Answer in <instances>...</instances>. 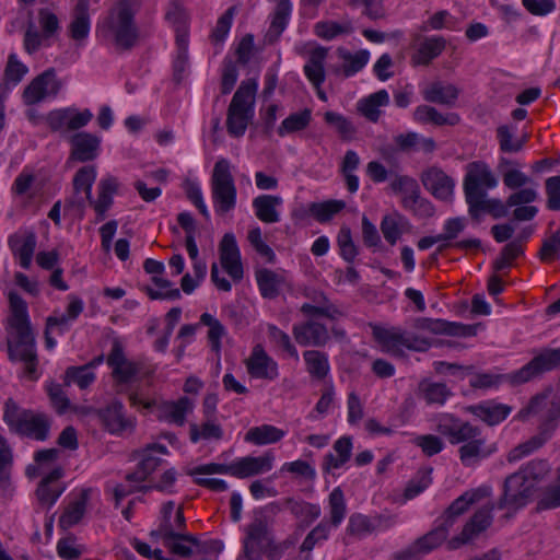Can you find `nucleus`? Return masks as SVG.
Masks as SVG:
<instances>
[{"mask_svg": "<svg viewBox=\"0 0 560 560\" xmlns=\"http://www.w3.org/2000/svg\"><path fill=\"white\" fill-rule=\"evenodd\" d=\"M389 95L386 90H380L360 100L357 104L358 112L371 122H377L382 110L381 107L388 105Z\"/></svg>", "mask_w": 560, "mask_h": 560, "instance_id": "2f4dec72", "label": "nucleus"}, {"mask_svg": "<svg viewBox=\"0 0 560 560\" xmlns=\"http://www.w3.org/2000/svg\"><path fill=\"white\" fill-rule=\"evenodd\" d=\"M90 0H78L73 19L69 25V34L75 42L84 40L90 33Z\"/></svg>", "mask_w": 560, "mask_h": 560, "instance_id": "72a5a7b5", "label": "nucleus"}, {"mask_svg": "<svg viewBox=\"0 0 560 560\" xmlns=\"http://www.w3.org/2000/svg\"><path fill=\"white\" fill-rule=\"evenodd\" d=\"M236 13V7H230L225 13L220 16L217 22L214 30L211 33V39L213 43H222L230 32L233 18Z\"/></svg>", "mask_w": 560, "mask_h": 560, "instance_id": "338daca9", "label": "nucleus"}, {"mask_svg": "<svg viewBox=\"0 0 560 560\" xmlns=\"http://www.w3.org/2000/svg\"><path fill=\"white\" fill-rule=\"evenodd\" d=\"M412 327L417 330L429 331L434 335H448L456 337H470L477 334V326L419 317L413 320Z\"/></svg>", "mask_w": 560, "mask_h": 560, "instance_id": "dca6fc26", "label": "nucleus"}, {"mask_svg": "<svg viewBox=\"0 0 560 560\" xmlns=\"http://www.w3.org/2000/svg\"><path fill=\"white\" fill-rule=\"evenodd\" d=\"M118 180L116 177L107 176L98 184V198L97 200H88L93 206L100 220L105 218L106 211L113 205V195L117 192Z\"/></svg>", "mask_w": 560, "mask_h": 560, "instance_id": "473e14b6", "label": "nucleus"}, {"mask_svg": "<svg viewBox=\"0 0 560 560\" xmlns=\"http://www.w3.org/2000/svg\"><path fill=\"white\" fill-rule=\"evenodd\" d=\"M62 477V469L55 468L44 477L37 489L36 497L40 505L51 508L65 491V487L56 482Z\"/></svg>", "mask_w": 560, "mask_h": 560, "instance_id": "393cba45", "label": "nucleus"}, {"mask_svg": "<svg viewBox=\"0 0 560 560\" xmlns=\"http://www.w3.org/2000/svg\"><path fill=\"white\" fill-rule=\"evenodd\" d=\"M167 454V448L158 443L149 444L141 451V460L138 464L136 471L126 476L129 481H144L155 469L162 464L160 457L154 456V453Z\"/></svg>", "mask_w": 560, "mask_h": 560, "instance_id": "5701e85b", "label": "nucleus"}, {"mask_svg": "<svg viewBox=\"0 0 560 560\" xmlns=\"http://www.w3.org/2000/svg\"><path fill=\"white\" fill-rule=\"evenodd\" d=\"M70 159L85 163L98 156L101 138L90 132H78L70 138Z\"/></svg>", "mask_w": 560, "mask_h": 560, "instance_id": "412c9836", "label": "nucleus"}, {"mask_svg": "<svg viewBox=\"0 0 560 560\" xmlns=\"http://www.w3.org/2000/svg\"><path fill=\"white\" fill-rule=\"evenodd\" d=\"M371 328L373 338L381 346L382 350L394 357H401L404 354L402 348L423 352L431 347L429 339L408 332L400 327L393 326L386 328L371 324Z\"/></svg>", "mask_w": 560, "mask_h": 560, "instance_id": "0eeeda50", "label": "nucleus"}, {"mask_svg": "<svg viewBox=\"0 0 560 560\" xmlns=\"http://www.w3.org/2000/svg\"><path fill=\"white\" fill-rule=\"evenodd\" d=\"M107 364L112 369V377L117 393H128L132 406L142 405V399L138 393H129L130 386L139 380L142 365L126 357L124 346L117 338L113 340L112 350L107 357Z\"/></svg>", "mask_w": 560, "mask_h": 560, "instance_id": "39448f33", "label": "nucleus"}, {"mask_svg": "<svg viewBox=\"0 0 560 560\" xmlns=\"http://www.w3.org/2000/svg\"><path fill=\"white\" fill-rule=\"evenodd\" d=\"M557 369H560V348H545L527 364L510 374L508 380L514 385H520Z\"/></svg>", "mask_w": 560, "mask_h": 560, "instance_id": "9d476101", "label": "nucleus"}, {"mask_svg": "<svg viewBox=\"0 0 560 560\" xmlns=\"http://www.w3.org/2000/svg\"><path fill=\"white\" fill-rule=\"evenodd\" d=\"M436 431L447 438L451 444H460L470 438L480 435V429L451 413L440 415L436 419Z\"/></svg>", "mask_w": 560, "mask_h": 560, "instance_id": "4468645a", "label": "nucleus"}, {"mask_svg": "<svg viewBox=\"0 0 560 560\" xmlns=\"http://www.w3.org/2000/svg\"><path fill=\"white\" fill-rule=\"evenodd\" d=\"M303 357L307 365V371L312 376L318 380L326 377L329 372V364L325 353L317 350H307L303 353Z\"/></svg>", "mask_w": 560, "mask_h": 560, "instance_id": "c03bdc74", "label": "nucleus"}, {"mask_svg": "<svg viewBox=\"0 0 560 560\" xmlns=\"http://www.w3.org/2000/svg\"><path fill=\"white\" fill-rule=\"evenodd\" d=\"M337 54L343 60L342 71L345 77H351L362 70L370 59V52L365 49L352 54L340 47L337 49Z\"/></svg>", "mask_w": 560, "mask_h": 560, "instance_id": "ea45409f", "label": "nucleus"}, {"mask_svg": "<svg viewBox=\"0 0 560 560\" xmlns=\"http://www.w3.org/2000/svg\"><path fill=\"white\" fill-rule=\"evenodd\" d=\"M189 435L191 442L196 443L200 439L203 440H221L223 431L220 424L215 423L212 419H207L201 427L196 423H191L189 427Z\"/></svg>", "mask_w": 560, "mask_h": 560, "instance_id": "a18cd8bd", "label": "nucleus"}, {"mask_svg": "<svg viewBox=\"0 0 560 560\" xmlns=\"http://www.w3.org/2000/svg\"><path fill=\"white\" fill-rule=\"evenodd\" d=\"M3 419L11 430L30 439L45 441L49 435L50 421L45 413L21 409L11 398L5 401Z\"/></svg>", "mask_w": 560, "mask_h": 560, "instance_id": "423d86ee", "label": "nucleus"}, {"mask_svg": "<svg viewBox=\"0 0 560 560\" xmlns=\"http://www.w3.org/2000/svg\"><path fill=\"white\" fill-rule=\"evenodd\" d=\"M100 418L112 433L120 432L129 424L124 415V405L118 400L110 402L107 407L100 410Z\"/></svg>", "mask_w": 560, "mask_h": 560, "instance_id": "c9c22d12", "label": "nucleus"}, {"mask_svg": "<svg viewBox=\"0 0 560 560\" xmlns=\"http://www.w3.org/2000/svg\"><path fill=\"white\" fill-rule=\"evenodd\" d=\"M70 320L73 319L65 313L59 316H49L46 319L45 343L47 349H52L56 346V340L50 336L51 329L57 328L59 334H63L68 330Z\"/></svg>", "mask_w": 560, "mask_h": 560, "instance_id": "bf43d9fd", "label": "nucleus"}, {"mask_svg": "<svg viewBox=\"0 0 560 560\" xmlns=\"http://www.w3.org/2000/svg\"><path fill=\"white\" fill-rule=\"evenodd\" d=\"M492 504H487L477 510L470 520L465 524L460 534L448 540V549H458L460 546L470 542L479 534L485 532L492 524Z\"/></svg>", "mask_w": 560, "mask_h": 560, "instance_id": "ddd939ff", "label": "nucleus"}, {"mask_svg": "<svg viewBox=\"0 0 560 560\" xmlns=\"http://www.w3.org/2000/svg\"><path fill=\"white\" fill-rule=\"evenodd\" d=\"M549 471V466L545 460H532L526 466L516 471L524 477L525 481L535 489L537 482L541 480Z\"/></svg>", "mask_w": 560, "mask_h": 560, "instance_id": "5fc2aeb1", "label": "nucleus"}, {"mask_svg": "<svg viewBox=\"0 0 560 560\" xmlns=\"http://www.w3.org/2000/svg\"><path fill=\"white\" fill-rule=\"evenodd\" d=\"M422 185L435 198L447 201L452 198L455 183L440 167L432 166L421 174Z\"/></svg>", "mask_w": 560, "mask_h": 560, "instance_id": "f3484780", "label": "nucleus"}, {"mask_svg": "<svg viewBox=\"0 0 560 560\" xmlns=\"http://www.w3.org/2000/svg\"><path fill=\"white\" fill-rule=\"evenodd\" d=\"M431 469L429 470H421L417 474L415 478H412L404 492V497L406 500H411L416 498L418 494L423 492L432 482L431 479Z\"/></svg>", "mask_w": 560, "mask_h": 560, "instance_id": "680f3d73", "label": "nucleus"}, {"mask_svg": "<svg viewBox=\"0 0 560 560\" xmlns=\"http://www.w3.org/2000/svg\"><path fill=\"white\" fill-rule=\"evenodd\" d=\"M96 178V170L93 165L79 168L73 177V189L75 194L85 192L86 200H91L92 186Z\"/></svg>", "mask_w": 560, "mask_h": 560, "instance_id": "09e8293b", "label": "nucleus"}, {"mask_svg": "<svg viewBox=\"0 0 560 560\" xmlns=\"http://www.w3.org/2000/svg\"><path fill=\"white\" fill-rule=\"evenodd\" d=\"M469 411L488 425H495L502 422L510 415L512 408L508 405L495 401H485L470 406Z\"/></svg>", "mask_w": 560, "mask_h": 560, "instance_id": "cd10ccee", "label": "nucleus"}, {"mask_svg": "<svg viewBox=\"0 0 560 560\" xmlns=\"http://www.w3.org/2000/svg\"><path fill=\"white\" fill-rule=\"evenodd\" d=\"M459 90L454 84H443L442 82H434L423 92L425 101L431 103L443 104L453 106L458 98Z\"/></svg>", "mask_w": 560, "mask_h": 560, "instance_id": "e433bc0d", "label": "nucleus"}, {"mask_svg": "<svg viewBox=\"0 0 560 560\" xmlns=\"http://www.w3.org/2000/svg\"><path fill=\"white\" fill-rule=\"evenodd\" d=\"M446 40L442 36L423 37L411 60L415 65L428 66L445 49Z\"/></svg>", "mask_w": 560, "mask_h": 560, "instance_id": "c756f323", "label": "nucleus"}, {"mask_svg": "<svg viewBox=\"0 0 560 560\" xmlns=\"http://www.w3.org/2000/svg\"><path fill=\"white\" fill-rule=\"evenodd\" d=\"M211 195L215 212L225 214L236 205V186L231 172V164L226 159H219L211 175Z\"/></svg>", "mask_w": 560, "mask_h": 560, "instance_id": "6e6552de", "label": "nucleus"}, {"mask_svg": "<svg viewBox=\"0 0 560 560\" xmlns=\"http://www.w3.org/2000/svg\"><path fill=\"white\" fill-rule=\"evenodd\" d=\"M248 374L254 378L272 381L278 377V364L267 354L261 345L253 348L252 354L246 360Z\"/></svg>", "mask_w": 560, "mask_h": 560, "instance_id": "a211bd4d", "label": "nucleus"}, {"mask_svg": "<svg viewBox=\"0 0 560 560\" xmlns=\"http://www.w3.org/2000/svg\"><path fill=\"white\" fill-rule=\"evenodd\" d=\"M273 456L265 454L264 456H246L233 463V476L236 478H248L256 476L272 468Z\"/></svg>", "mask_w": 560, "mask_h": 560, "instance_id": "bb28decb", "label": "nucleus"}, {"mask_svg": "<svg viewBox=\"0 0 560 560\" xmlns=\"http://www.w3.org/2000/svg\"><path fill=\"white\" fill-rule=\"evenodd\" d=\"M95 381V374L85 365L69 366L65 374V384L75 383L81 389L88 388Z\"/></svg>", "mask_w": 560, "mask_h": 560, "instance_id": "864d4df0", "label": "nucleus"}, {"mask_svg": "<svg viewBox=\"0 0 560 560\" xmlns=\"http://www.w3.org/2000/svg\"><path fill=\"white\" fill-rule=\"evenodd\" d=\"M11 314L8 318L13 339H8L9 358L24 363V373L30 378L36 377L37 354L35 351V335L33 332L27 304L16 292L9 293Z\"/></svg>", "mask_w": 560, "mask_h": 560, "instance_id": "f257e3e1", "label": "nucleus"}, {"mask_svg": "<svg viewBox=\"0 0 560 560\" xmlns=\"http://www.w3.org/2000/svg\"><path fill=\"white\" fill-rule=\"evenodd\" d=\"M91 494V489L85 488L80 492L79 498L71 502L59 517V526L67 529L78 524L83 517Z\"/></svg>", "mask_w": 560, "mask_h": 560, "instance_id": "f704fd0d", "label": "nucleus"}, {"mask_svg": "<svg viewBox=\"0 0 560 560\" xmlns=\"http://www.w3.org/2000/svg\"><path fill=\"white\" fill-rule=\"evenodd\" d=\"M139 9V0H114L107 16L98 24L100 32L116 48L121 50L131 49L139 38V31L135 21Z\"/></svg>", "mask_w": 560, "mask_h": 560, "instance_id": "f03ea898", "label": "nucleus"}, {"mask_svg": "<svg viewBox=\"0 0 560 560\" xmlns=\"http://www.w3.org/2000/svg\"><path fill=\"white\" fill-rule=\"evenodd\" d=\"M510 208L512 206H508V200L503 203L497 198L486 199V197H481L478 199L476 207L468 206V212L474 219L478 218L480 211H487L494 219H500L508 215Z\"/></svg>", "mask_w": 560, "mask_h": 560, "instance_id": "a19ab883", "label": "nucleus"}, {"mask_svg": "<svg viewBox=\"0 0 560 560\" xmlns=\"http://www.w3.org/2000/svg\"><path fill=\"white\" fill-rule=\"evenodd\" d=\"M292 332L296 342L303 347H322L329 340L327 327L315 319L294 325Z\"/></svg>", "mask_w": 560, "mask_h": 560, "instance_id": "aec40b11", "label": "nucleus"}, {"mask_svg": "<svg viewBox=\"0 0 560 560\" xmlns=\"http://www.w3.org/2000/svg\"><path fill=\"white\" fill-rule=\"evenodd\" d=\"M490 495V489L487 487L478 488L476 490L466 491L454 500L451 505L445 510L440 521L451 528L456 518L464 514L471 504L478 502L480 499Z\"/></svg>", "mask_w": 560, "mask_h": 560, "instance_id": "4be33fe9", "label": "nucleus"}, {"mask_svg": "<svg viewBox=\"0 0 560 560\" xmlns=\"http://www.w3.org/2000/svg\"><path fill=\"white\" fill-rule=\"evenodd\" d=\"M500 150L504 153H516L523 150L524 140L514 137V128L502 125L497 129Z\"/></svg>", "mask_w": 560, "mask_h": 560, "instance_id": "8fccbe9b", "label": "nucleus"}, {"mask_svg": "<svg viewBox=\"0 0 560 560\" xmlns=\"http://www.w3.org/2000/svg\"><path fill=\"white\" fill-rule=\"evenodd\" d=\"M420 389L428 404L443 405L452 396V390L444 383L423 382Z\"/></svg>", "mask_w": 560, "mask_h": 560, "instance_id": "de8ad7c7", "label": "nucleus"}, {"mask_svg": "<svg viewBox=\"0 0 560 560\" xmlns=\"http://www.w3.org/2000/svg\"><path fill=\"white\" fill-rule=\"evenodd\" d=\"M284 436V431L270 424H262L249 429L245 434V441L255 445L276 443Z\"/></svg>", "mask_w": 560, "mask_h": 560, "instance_id": "58836bf2", "label": "nucleus"}, {"mask_svg": "<svg viewBox=\"0 0 560 560\" xmlns=\"http://www.w3.org/2000/svg\"><path fill=\"white\" fill-rule=\"evenodd\" d=\"M243 549L237 560H280L284 553V546L275 539L271 522L266 515L256 514L254 520L245 527Z\"/></svg>", "mask_w": 560, "mask_h": 560, "instance_id": "7ed1b4c3", "label": "nucleus"}, {"mask_svg": "<svg viewBox=\"0 0 560 560\" xmlns=\"http://www.w3.org/2000/svg\"><path fill=\"white\" fill-rule=\"evenodd\" d=\"M450 528L442 522L432 530L418 538L406 550L396 556L397 560H415L438 548L447 537Z\"/></svg>", "mask_w": 560, "mask_h": 560, "instance_id": "2eb2a0df", "label": "nucleus"}, {"mask_svg": "<svg viewBox=\"0 0 560 560\" xmlns=\"http://www.w3.org/2000/svg\"><path fill=\"white\" fill-rule=\"evenodd\" d=\"M200 323L209 327L208 339L211 345V349L219 352L221 349V338L225 334L224 326L213 315L203 313L200 316Z\"/></svg>", "mask_w": 560, "mask_h": 560, "instance_id": "3c124183", "label": "nucleus"}, {"mask_svg": "<svg viewBox=\"0 0 560 560\" xmlns=\"http://www.w3.org/2000/svg\"><path fill=\"white\" fill-rule=\"evenodd\" d=\"M325 121L334 127L343 140H350L355 133L352 122L343 115L336 112H326Z\"/></svg>", "mask_w": 560, "mask_h": 560, "instance_id": "6e6d98bb", "label": "nucleus"}, {"mask_svg": "<svg viewBox=\"0 0 560 560\" xmlns=\"http://www.w3.org/2000/svg\"><path fill=\"white\" fill-rule=\"evenodd\" d=\"M547 208L560 211V176H551L546 179Z\"/></svg>", "mask_w": 560, "mask_h": 560, "instance_id": "774afa93", "label": "nucleus"}, {"mask_svg": "<svg viewBox=\"0 0 560 560\" xmlns=\"http://www.w3.org/2000/svg\"><path fill=\"white\" fill-rule=\"evenodd\" d=\"M352 26L350 23L339 24L337 22H319L315 25V33L318 37L324 39H332L343 33H351Z\"/></svg>", "mask_w": 560, "mask_h": 560, "instance_id": "69168bd1", "label": "nucleus"}, {"mask_svg": "<svg viewBox=\"0 0 560 560\" xmlns=\"http://www.w3.org/2000/svg\"><path fill=\"white\" fill-rule=\"evenodd\" d=\"M328 51V48L317 46L308 52V58L304 65L303 71L314 88H318V85H323L325 82V61L327 59Z\"/></svg>", "mask_w": 560, "mask_h": 560, "instance_id": "a878e982", "label": "nucleus"}, {"mask_svg": "<svg viewBox=\"0 0 560 560\" xmlns=\"http://www.w3.org/2000/svg\"><path fill=\"white\" fill-rule=\"evenodd\" d=\"M533 491L534 489L524 477L514 472L504 480L503 494L498 501V509L518 510L528 503Z\"/></svg>", "mask_w": 560, "mask_h": 560, "instance_id": "f8f14e48", "label": "nucleus"}, {"mask_svg": "<svg viewBox=\"0 0 560 560\" xmlns=\"http://www.w3.org/2000/svg\"><path fill=\"white\" fill-rule=\"evenodd\" d=\"M330 523L337 527L346 516V500L342 490L337 487L329 494Z\"/></svg>", "mask_w": 560, "mask_h": 560, "instance_id": "4d7b16f0", "label": "nucleus"}, {"mask_svg": "<svg viewBox=\"0 0 560 560\" xmlns=\"http://www.w3.org/2000/svg\"><path fill=\"white\" fill-rule=\"evenodd\" d=\"M346 208L343 200L329 199L323 202H311L312 217L319 223L330 221L335 214Z\"/></svg>", "mask_w": 560, "mask_h": 560, "instance_id": "37998d69", "label": "nucleus"}, {"mask_svg": "<svg viewBox=\"0 0 560 560\" xmlns=\"http://www.w3.org/2000/svg\"><path fill=\"white\" fill-rule=\"evenodd\" d=\"M549 395H550V390H545V392L534 396L528 401V404L518 411L517 418L520 420H526L528 417L538 415L541 411H544L547 408V405L549 402L548 401Z\"/></svg>", "mask_w": 560, "mask_h": 560, "instance_id": "e2e57ef3", "label": "nucleus"}, {"mask_svg": "<svg viewBox=\"0 0 560 560\" xmlns=\"http://www.w3.org/2000/svg\"><path fill=\"white\" fill-rule=\"evenodd\" d=\"M376 525L365 515L353 514L349 518L347 532L354 536H364L375 530Z\"/></svg>", "mask_w": 560, "mask_h": 560, "instance_id": "0e129e2a", "label": "nucleus"}, {"mask_svg": "<svg viewBox=\"0 0 560 560\" xmlns=\"http://www.w3.org/2000/svg\"><path fill=\"white\" fill-rule=\"evenodd\" d=\"M256 280L260 293L266 299H275L279 295L283 278L270 269H260L256 272Z\"/></svg>", "mask_w": 560, "mask_h": 560, "instance_id": "4c0bfd02", "label": "nucleus"}, {"mask_svg": "<svg viewBox=\"0 0 560 560\" xmlns=\"http://www.w3.org/2000/svg\"><path fill=\"white\" fill-rule=\"evenodd\" d=\"M497 185L498 179L485 162L476 161L466 166L464 194L468 206L476 207L478 199L487 197L486 189L494 188Z\"/></svg>", "mask_w": 560, "mask_h": 560, "instance_id": "1a4fd4ad", "label": "nucleus"}, {"mask_svg": "<svg viewBox=\"0 0 560 560\" xmlns=\"http://www.w3.org/2000/svg\"><path fill=\"white\" fill-rule=\"evenodd\" d=\"M301 312L308 316L310 319H315L317 317H326L329 319H336L341 315L340 311L332 303H322V304H313V303H304L301 306Z\"/></svg>", "mask_w": 560, "mask_h": 560, "instance_id": "13d9d810", "label": "nucleus"}, {"mask_svg": "<svg viewBox=\"0 0 560 560\" xmlns=\"http://www.w3.org/2000/svg\"><path fill=\"white\" fill-rule=\"evenodd\" d=\"M257 80L247 79L241 82L226 113V130L230 136L241 138L255 115Z\"/></svg>", "mask_w": 560, "mask_h": 560, "instance_id": "20e7f679", "label": "nucleus"}, {"mask_svg": "<svg viewBox=\"0 0 560 560\" xmlns=\"http://www.w3.org/2000/svg\"><path fill=\"white\" fill-rule=\"evenodd\" d=\"M337 243L340 248L341 257L352 262L358 255V248L353 243L351 230L348 226H342L338 233Z\"/></svg>", "mask_w": 560, "mask_h": 560, "instance_id": "052dcab7", "label": "nucleus"}, {"mask_svg": "<svg viewBox=\"0 0 560 560\" xmlns=\"http://www.w3.org/2000/svg\"><path fill=\"white\" fill-rule=\"evenodd\" d=\"M311 120V110L304 109L300 113L291 114L287 117L278 128V133L283 137L285 133H291L305 129Z\"/></svg>", "mask_w": 560, "mask_h": 560, "instance_id": "603ef678", "label": "nucleus"}, {"mask_svg": "<svg viewBox=\"0 0 560 560\" xmlns=\"http://www.w3.org/2000/svg\"><path fill=\"white\" fill-rule=\"evenodd\" d=\"M8 245L19 258L21 267L28 269L36 248V234L33 231H26L24 234L14 233L9 237Z\"/></svg>", "mask_w": 560, "mask_h": 560, "instance_id": "b1692460", "label": "nucleus"}, {"mask_svg": "<svg viewBox=\"0 0 560 560\" xmlns=\"http://www.w3.org/2000/svg\"><path fill=\"white\" fill-rule=\"evenodd\" d=\"M152 282L159 288V290L150 287L145 289V292L151 300H178L180 298L179 289L171 288L172 282L170 280L153 276Z\"/></svg>", "mask_w": 560, "mask_h": 560, "instance_id": "49530a36", "label": "nucleus"}, {"mask_svg": "<svg viewBox=\"0 0 560 560\" xmlns=\"http://www.w3.org/2000/svg\"><path fill=\"white\" fill-rule=\"evenodd\" d=\"M61 89V82L57 79L56 70L49 68L34 78L23 91L25 105L40 103L46 97L56 96Z\"/></svg>", "mask_w": 560, "mask_h": 560, "instance_id": "9b49d317", "label": "nucleus"}, {"mask_svg": "<svg viewBox=\"0 0 560 560\" xmlns=\"http://www.w3.org/2000/svg\"><path fill=\"white\" fill-rule=\"evenodd\" d=\"M413 118L419 122H432L438 126L455 125L459 120V117L456 114H451L450 116L445 117L434 107L428 105L418 106L415 109Z\"/></svg>", "mask_w": 560, "mask_h": 560, "instance_id": "79ce46f5", "label": "nucleus"}, {"mask_svg": "<svg viewBox=\"0 0 560 560\" xmlns=\"http://www.w3.org/2000/svg\"><path fill=\"white\" fill-rule=\"evenodd\" d=\"M220 261L224 270L234 281L243 279V266L241 254L237 247L235 236L226 233L220 243Z\"/></svg>", "mask_w": 560, "mask_h": 560, "instance_id": "6ab92c4d", "label": "nucleus"}, {"mask_svg": "<svg viewBox=\"0 0 560 560\" xmlns=\"http://www.w3.org/2000/svg\"><path fill=\"white\" fill-rule=\"evenodd\" d=\"M283 202L280 196L260 195L253 200L256 217L264 223H277L280 221L278 207Z\"/></svg>", "mask_w": 560, "mask_h": 560, "instance_id": "7c9ffc66", "label": "nucleus"}, {"mask_svg": "<svg viewBox=\"0 0 560 560\" xmlns=\"http://www.w3.org/2000/svg\"><path fill=\"white\" fill-rule=\"evenodd\" d=\"M494 451L493 447L486 444L485 438L477 435L465 441L459 447V458L465 466H471L479 460L488 457Z\"/></svg>", "mask_w": 560, "mask_h": 560, "instance_id": "c85d7f7f", "label": "nucleus"}]
</instances>
